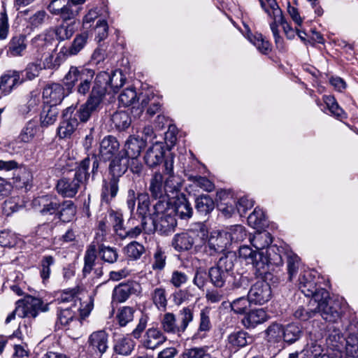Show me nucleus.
<instances>
[{"label": "nucleus", "mask_w": 358, "mask_h": 358, "mask_svg": "<svg viewBox=\"0 0 358 358\" xmlns=\"http://www.w3.org/2000/svg\"><path fill=\"white\" fill-rule=\"evenodd\" d=\"M280 17L282 18L281 20H273V22L270 24V27L275 39V42L278 47L282 46V38L279 35L278 29V24H280L282 27L285 34L286 35L288 39H292L295 36V31L286 22L282 15V13H280Z\"/></svg>", "instance_id": "26"}, {"label": "nucleus", "mask_w": 358, "mask_h": 358, "mask_svg": "<svg viewBox=\"0 0 358 358\" xmlns=\"http://www.w3.org/2000/svg\"><path fill=\"white\" fill-rule=\"evenodd\" d=\"M97 257V252L95 245L91 244L87 248L84 257V267L83 274L85 277L89 275L93 269L95 260Z\"/></svg>", "instance_id": "48"}, {"label": "nucleus", "mask_w": 358, "mask_h": 358, "mask_svg": "<svg viewBox=\"0 0 358 358\" xmlns=\"http://www.w3.org/2000/svg\"><path fill=\"white\" fill-rule=\"evenodd\" d=\"M345 354L348 357V355L358 357V334L350 333L349 336L346 338Z\"/></svg>", "instance_id": "64"}, {"label": "nucleus", "mask_w": 358, "mask_h": 358, "mask_svg": "<svg viewBox=\"0 0 358 358\" xmlns=\"http://www.w3.org/2000/svg\"><path fill=\"white\" fill-rule=\"evenodd\" d=\"M126 78L120 70L113 71L110 73L101 71L95 77L92 88L99 92L104 99L106 94L110 93L109 89L116 93L120 87L124 84Z\"/></svg>", "instance_id": "7"}, {"label": "nucleus", "mask_w": 358, "mask_h": 358, "mask_svg": "<svg viewBox=\"0 0 358 358\" xmlns=\"http://www.w3.org/2000/svg\"><path fill=\"white\" fill-rule=\"evenodd\" d=\"M227 239L229 241V245L233 243L243 241L247 236V232L245 227L240 224L231 226L224 231Z\"/></svg>", "instance_id": "47"}, {"label": "nucleus", "mask_w": 358, "mask_h": 358, "mask_svg": "<svg viewBox=\"0 0 358 358\" xmlns=\"http://www.w3.org/2000/svg\"><path fill=\"white\" fill-rule=\"evenodd\" d=\"M145 162L150 167L159 164L164 159V151L163 147L156 143L148 149L145 155Z\"/></svg>", "instance_id": "37"}, {"label": "nucleus", "mask_w": 358, "mask_h": 358, "mask_svg": "<svg viewBox=\"0 0 358 358\" xmlns=\"http://www.w3.org/2000/svg\"><path fill=\"white\" fill-rule=\"evenodd\" d=\"M301 335V328L296 324L291 323L283 327L282 338L286 343H293L298 341Z\"/></svg>", "instance_id": "51"}, {"label": "nucleus", "mask_w": 358, "mask_h": 358, "mask_svg": "<svg viewBox=\"0 0 358 358\" xmlns=\"http://www.w3.org/2000/svg\"><path fill=\"white\" fill-rule=\"evenodd\" d=\"M250 241L258 251H261L270 246L272 243V237L271 234L266 231H257L252 237H250Z\"/></svg>", "instance_id": "43"}, {"label": "nucleus", "mask_w": 358, "mask_h": 358, "mask_svg": "<svg viewBox=\"0 0 358 358\" xmlns=\"http://www.w3.org/2000/svg\"><path fill=\"white\" fill-rule=\"evenodd\" d=\"M178 317L180 329L184 333L194 320V307L191 306L183 307L178 311Z\"/></svg>", "instance_id": "52"}, {"label": "nucleus", "mask_w": 358, "mask_h": 358, "mask_svg": "<svg viewBox=\"0 0 358 358\" xmlns=\"http://www.w3.org/2000/svg\"><path fill=\"white\" fill-rule=\"evenodd\" d=\"M76 213V206L73 201L66 200L60 202V206L56 215L64 222H70L73 219Z\"/></svg>", "instance_id": "40"}, {"label": "nucleus", "mask_w": 358, "mask_h": 358, "mask_svg": "<svg viewBox=\"0 0 358 358\" xmlns=\"http://www.w3.org/2000/svg\"><path fill=\"white\" fill-rule=\"evenodd\" d=\"M136 310L131 306H122L117 310L115 315V320L120 327H126L131 322L134 318Z\"/></svg>", "instance_id": "45"}, {"label": "nucleus", "mask_w": 358, "mask_h": 358, "mask_svg": "<svg viewBox=\"0 0 358 358\" xmlns=\"http://www.w3.org/2000/svg\"><path fill=\"white\" fill-rule=\"evenodd\" d=\"M124 251L128 257L136 260L142 256L145 250L142 244L136 241H133L124 248Z\"/></svg>", "instance_id": "63"}, {"label": "nucleus", "mask_w": 358, "mask_h": 358, "mask_svg": "<svg viewBox=\"0 0 358 358\" xmlns=\"http://www.w3.org/2000/svg\"><path fill=\"white\" fill-rule=\"evenodd\" d=\"M208 238V230L203 224H199L195 228L176 234L171 241V245L177 252L189 250L202 245Z\"/></svg>", "instance_id": "4"}, {"label": "nucleus", "mask_w": 358, "mask_h": 358, "mask_svg": "<svg viewBox=\"0 0 358 358\" xmlns=\"http://www.w3.org/2000/svg\"><path fill=\"white\" fill-rule=\"evenodd\" d=\"M299 289L307 297H311L310 303L314 306L316 301L326 299L328 292L324 288H317L316 282L313 280L310 272L301 273L299 278Z\"/></svg>", "instance_id": "9"}, {"label": "nucleus", "mask_w": 358, "mask_h": 358, "mask_svg": "<svg viewBox=\"0 0 358 358\" xmlns=\"http://www.w3.org/2000/svg\"><path fill=\"white\" fill-rule=\"evenodd\" d=\"M229 274L218 268L217 266L211 267L208 271V278L211 283L217 288L222 287Z\"/></svg>", "instance_id": "49"}, {"label": "nucleus", "mask_w": 358, "mask_h": 358, "mask_svg": "<svg viewBox=\"0 0 358 358\" xmlns=\"http://www.w3.org/2000/svg\"><path fill=\"white\" fill-rule=\"evenodd\" d=\"M300 264L299 257L292 252L287 254V267L288 279L292 281L298 273Z\"/></svg>", "instance_id": "61"}, {"label": "nucleus", "mask_w": 358, "mask_h": 358, "mask_svg": "<svg viewBox=\"0 0 358 358\" xmlns=\"http://www.w3.org/2000/svg\"><path fill=\"white\" fill-rule=\"evenodd\" d=\"M79 289L75 287L71 289L64 290L60 296L57 299L58 303L61 306L81 307L80 301L78 297Z\"/></svg>", "instance_id": "35"}, {"label": "nucleus", "mask_w": 358, "mask_h": 358, "mask_svg": "<svg viewBox=\"0 0 358 358\" xmlns=\"http://www.w3.org/2000/svg\"><path fill=\"white\" fill-rule=\"evenodd\" d=\"M149 191L152 198L159 199V200L167 199L165 196L166 185L164 181L163 176L159 172H155L150 180Z\"/></svg>", "instance_id": "24"}, {"label": "nucleus", "mask_w": 358, "mask_h": 358, "mask_svg": "<svg viewBox=\"0 0 358 358\" xmlns=\"http://www.w3.org/2000/svg\"><path fill=\"white\" fill-rule=\"evenodd\" d=\"M103 99L92 88L86 102L82 104L76 112V115L81 122H87L92 114L97 112L102 103Z\"/></svg>", "instance_id": "13"}, {"label": "nucleus", "mask_w": 358, "mask_h": 358, "mask_svg": "<svg viewBox=\"0 0 358 358\" xmlns=\"http://www.w3.org/2000/svg\"><path fill=\"white\" fill-rule=\"evenodd\" d=\"M248 39L261 53L267 55L271 51V43L264 39L262 34L248 35Z\"/></svg>", "instance_id": "55"}, {"label": "nucleus", "mask_w": 358, "mask_h": 358, "mask_svg": "<svg viewBox=\"0 0 358 358\" xmlns=\"http://www.w3.org/2000/svg\"><path fill=\"white\" fill-rule=\"evenodd\" d=\"M268 315L263 308H257L248 313L242 322L247 329L255 328L267 321Z\"/></svg>", "instance_id": "27"}, {"label": "nucleus", "mask_w": 358, "mask_h": 358, "mask_svg": "<svg viewBox=\"0 0 358 358\" xmlns=\"http://www.w3.org/2000/svg\"><path fill=\"white\" fill-rule=\"evenodd\" d=\"M153 304L159 310H165L168 304L166 289L163 287L155 288L150 293Z\"/></svg>", "instance_id": "46"}, {"label": "nucleus", "mask_w": 358, "mask_h": 358, "mask_svg": "<svg viewBox=\"0 0 358 358\" xmlns=\"http://www.w3.org/2000/svg\"><path fill=\"white\" fill-rule=\"evenodd\" d=\"M228 343L234 348H243L252 343L253 338L243 330L233 331L227 337Z\"/></svg>", "instance_id": "33"}, {"label": "nucleus", "mask_w": 358, "mask_h": 358, "mask_svg": "<svg viewBox=\"0 0 358 358\" xmlns=\"http://www.w3.org/2000/svg\"><path fill=\"white\" fill-rule=\"evenodd\" d=\"M54 41L55 38L52 30H46L34 36L31 41V45L36 49L37 52H41L51 46Z\"/></svg>", "instance_id": "31"}, {"label": "nucleus", "mask_w": 358, "mask_h": 358, "mask_svg": "<svg viewBox=\"0 0 358 358\" xmlns=\"http://www.w3.org/2000/svg\"><path fill=\"white\" fill-rule=\"evenodd\" d=\"M120 143L114 136H105L100 143L99 155L104 161L110 160L119 150Z\"/></svg>", "instance_id": "22"}, {"label": "nucleus", "mask_w": 358, "mask_h": 358, "mask_svg": "<svg viewBox=\"0 0 358 358\" xmlns=\"http://www.w3.org/2000/svg\"><path fill=\"white\" fill-rule=\"evenodd\" d=\"M58 113L57 106L44 105L41 113V124L45 126L53 124L57 120Z\"/></svg>", "instance_id": "57"}, {"label": "nucleus", "mask_w": 358, "mask_h": 358, "mask_svg": "<svg viewBox=\"0 0 358 358\" xmlns=\"http://www.w3.org/2000/svg\"><path fill=\"white\" fill-rule=\"evenodd\" d=\"M136 345L135 341L129 336H125L117 339L113 345V351L115 353L127 357L129 356Z\"/></svg>", "instance_id": "38"}, {"label": "nucleus", "mask_w": 358, "mask_h": 358, "mask_svg": "<svg viewBox=\"0 0 358 358\" xmlns=\"http://www.w3.org/2000/svg\"><path fill=\"white\" fill-rule=\"evenodd\" d=\"M99 160L96 155L87 156L83 159L76 170L73 178H62L57 181L56 189L59 194L63 197L73 198L78 192L80 185L89 179V169L92 166V177L97 172Z\"/></svg>", "instance_id": "1"}, {"label": "nucleus", "mask_w": 358, "mask_h": 358, "mask_svg": "<svg viewBox=\"0 0 358 358\" xmlns=\"http://www.w3.org/2000/svg\"><path fill=\"white\" fill-rule=\"evenodd\" d=\"M140 99L134 87H127L119 95L118 101L122 106L127 107L134 104Z\"/></svg>", "instance_id": "53"}, {"label": "nucleus", "mask_w": 358, "mask_h": 358, "mask_svg": "<svg viewBox=\"0 0 358 358\" xmlns=\"http://www.w3.org/2000/svg\"><path fill=\"white\" fill-rule=\"evenodd\" d=\"M128 159L122 154H119L117 157L112 159L109 171L111 178H115L119 181V178L122 177L128 169Z\"/></svg>", "instance_id": "30"}, {"label": "nucleus", "mask_w": 358, "mask_h": 358, "mask_svg": "<svg viewBox=\"0 0 358 358\" xmlns=\"http://www.w3.org/2000/svg\"><path fill=\"white\" fill-rule=\"evenodd\" d=\"M202 244H205L204 252L208 255L213 256L217 253L222 252L229 245V241L224 231L212 232L210 237Z\"/></svg>", "instance_id": "14"}, {"label": "nucleus", "mask_w": 358, "mask_h": 358, "mask_svg": "<svg viewBox=\"0 0 358 358\" xmlns=\"http://www.w3.org/2000/svg\"><path fill=\"white\" fill-rule=\"evenodd\" d=\"M173 210L169 207L168 199L159 200L153 205L152 212L150 214L151 221L143 231L147 234L158 232L167 235L174 231L177 221L173 215Z\"/></svg>", "instance_id": "2"}, {"label": "nucleus", "mask_w": 358, "mask_h": 358, "mask_svg": "<svg viewBox=\"0 0 358 358\" xmlns=\"http://www.w3.org/2000/svg\"><path fill=\"white\" fill-rule=\"evenodd\" d=\"M34 208L42 215H51L57 213L60 202L55 195L46 194L35 198L32 201Z\"/></svg>", "instance_id": "15"}, {"label": "nucleus", "mask_w": 358, "mask_h": 358, "mask_svg": "<svg viewBox=\"0 0 358 358\" xmlns=\"http://www.w3.org/2000/svg\"><path fill=\"white\" fill-rule=\"evenodd\" d=\"M236 256L234 252H228L224 254L218 260L216 266L220 269L226 271L228 274L233 270Z\"/></svg>", "instance_id": "60"}, {"label": "nucleus", "mask_w": 358, "mask_h": 358, "mask_svg": "<svg viewBox=\"0 0 358 358\" xmlns=\"http://www.w3.org/2000/svg\"><path fill=\"white\" fill-rule=\"evenodd\" d=\"M66 94L64 87L59 83H51L43 90V99L45 105L55 106L60 104Z\"/></svg>", "instance_id": "17"}, {"label": "nucleus", "mask_w": 358, "mask_h": 358, "mask_svg": "<svg viewBox=\"0 0 358 358\" xmlns=\"http://www.w3.org/2000/svg\"><path fill=\"white\" fill-rule=\"evenodd\" d=\"M137 199L138 206L136 213L141 218V221H138L136 224L140 227L141 231L143 232L145 229V227L149 224V216L151 213H150V202L149 195L145 193H137Z\"/></svg>", "instance_id": "19"}, {"label": "nucleus", "mask_w": 358, "mask_h": 358, "mask_svg": "<svg viewBox=\"0 0 358 358\" xmlns=\"http://www.w3.org/2000/svg\"><path fill=\"white\" fill-rule=\"evenodd\" d=\"M282 264L281 250L276 245H270L266 251L259 254V262L256 263L255 275L257 277L269 279L272 274L269 272L271 265L280 266Z\"/></svg>", "instance_id": "8"}, {"label": "nucleus", "mask_w": 358, "mask_h": 358, "mask_svg": "<svg viewBox=\"0 0 358 358\" xmlns=\"http://www.w3.org/2000/svg\"><path fill=\"white\" fill-rule=\"evenodd\" d=\"M48 307V305L44 304L41 299L27 295L16 302L15 310L7 316L5 323L10 322L16 315L22 318H35L40 312L47 311Z\"/></svg>", "instance_id": "6"}, {"label": "nucleus", "mask_w": 358, "mask_h": 358, "mask_svg": "<svg viewBox=\"0 0 358 358\" xmlns=\"http://www.w3.org/2000/svg\"><path fill=\"white\" fill-rule=\"evenodd\" d=\"M111 122L116 131L122 132L130 126L131 119L127 113L119 111L112 115Z\"/></svg>", "instance_id": "50"}, {"label": "nucleus", "mask_w": 358, "mask_h": 358, "mask_svg": "<svg viewBox=\"0 0 358 358\" xmlns=\"http://www.w3.org/2000/svg\"><path fill=\"white\" fill-rule=\"evenodd\" d=\"M80 310L81 307L60 306L58 308L57 323L62 326L68 324Z\"/></svg>", "instance_id": "42"}, {"label": "nucleus", "mask_w": 358, "mask_h": 358, "mask_svg": "<svg viewBox=\"0 0 358 358\" xmlns=\"http://www.w3.org/2000/svg\"><path fill=\"white\" fill-rule=\"evenodd\" d=\"M261 251L253 250L248 245H243L239 248V257L245 260L247 264H252L256 271V263L259 262V254Z\"/></svg>", "instance_id": "56"}, {"label": "nucleus", "mask_w": 358, "mask_h": 358, "mask_svg": "<svg viewBox=\"0 0 358 358\" xmlns=\"http://www.w3.org/2000/svg\"><path fill=\"white\" fill-rule=\"evenodd\" d=\"M210 310L208 308H204L201 310L199 313V322L197 331L194 334L193 338H197L205 336L212 329L210 321Z\"/></svg>", "instance_id": "36"}, {"label": "nucleus", "mask_w": 358, "mask_h": 358, "mask_svg": "<svg viewBox=\"0 0 358 358\" xmlns=\"http://www.w3.org/2000/svg\"><path fill=\"white\" fill-rule=\"evenodd\" d=\"M77 30V23L75 20L70 22H63L60 25L56 27L52 31L57 39L63 41L69 39Z\"/></svg>", "instance_id": "32"}, {"label": "nucleus", "mask_w": 358, "mask_h": 358, "mask_svg": "<svg viewBox=\"0 0 358 358\" xmlns=\"http://www.w3.org/2000/svg\"><path fill=\"white\" fill-rule=\"evenodd\" d=\"M316 314L319 313L323 320L329 322H336L342 313L341 304L339 301L330 299L329 294L326 299L316 301Z\"/></svg>", "instance_id": "10"}, {"label": "nucleus", "mask_w": 358, "mask_h": 358, "mask_svg": "<svg viewBox=\"0 0 358 358\" xmlns=\"http://www.w3.org/2000/svg\"><path fill=\"white\" fill-rule=\"evenodd\" d=\"M217 209L227 217L238 212L237 202L229 190L221 189L217 193Z\"/></svg>", "instance_id": "16"}, {"label": "nucleus", "mask_w": 358, "mask_h": 358, "mask_svg": "<svg viewBox=\"0 0 358 358\" xmlns=\"http://www.w3.org/2000/svg\"><path fill=\"white\" fill-rule=\"evenodd\" d=\"M98 253L103 261L109 264L115 263L118 258V253L116 248L106 246L103 244H101L99 246Z\"/></svg>", "instance_id": "59"}, {"label": "nucleus", "mask_w": 358, "mask_h": 358, "mask_svg": "<svg viewBox=\"0 0 358 358\" xmlns=\"http://www.w3.org/2000/svg\"><path fill=\"white\" fill-rule=\"evenodd\" d=\"M145 145L146 139L143 136H129L126 141L124 152L122 155L127 157L139 156Z\"/></svg>", "instance_id": "25"}, {"label": "nucleus", "mask_w": 358, "mask_h": 358, "mask_svg": "<svg viewBox=\"0 0 358 358\" xmlns=\"http://www.w3.org/2000/svg\"><path fill=\"white\" fill-rule=\"evenodd\" d=\"M139 287V284L134 281L120 283L115 286L113 290V301L117 303H123L126 301L131 294H136L138 292Z\"/></svg>", "instance_id": "18"}, {"label": "nucleus", "mask_w": 358, "mask_h": 358, "mask_svg": "<svg viewBox=\"0 0 358 358\" xmlns=\"http://www.w3.org/2000/svg\"><path fill=\"white\" fill-rule=\"evenodd\" d=\"M95 72L92 69L72 66L64 76V85L67 90H71L78 82L76 87L78 94L86 96L90 92Z\"/></svg>", "instance_id": "5"}, {"label": "nucleus", "mask_w": 358, "mask_h": 358, "mask_svg": "<svg viewBox=\"0 0 358 358\" xmlns=\"http://www.w3.org/2000/svg\"><path fill=\"white\" fill-rule=\"evenodd\" d=\"M263 10L273 20H281L280 13H282L275 0H259Z\"/></svg>", "instance_id": "54"}, {"label": "nucleus", "mask_w": 358, "mask_h": 358, "mask_svg": "<svg viewBox=\"0 0 358 358\" xmlns=\"http://www.w3.org/2000/svg\"><path fill=\"white\" fill-rule=\"evenodd\" d=\"M119 181L110 178L108 182H104L102 185L101 199L102 202L109 203L116 196L119 189Z\"/></svg>", "instance_id": "41"}, {"label": "nucleus", "mask_w": 358, "mask_h": 358, "mask_svg": "<svg viewBox=\"0 0 358 358\" xmlns=\"http://www.w3.org/2000/svg\"><path fill=\"white\" fill-rule=\"evenodd\" d=\"M214 208V201L208 194H201L195 199V208L201 214L207 215Z\"/></svg>", "instance_id": "44"}, {"label": "nucleus", "mask_w": 358, "mask_h": 358, "mask_svg": "<svg viewBox=\"0 0 358 358\" xmlns=\"http://www.w3.org/2000/svg\"><path fill=\"white\" fill-rule=\"evenodd\" d=\"M186 176L189 180L193 182L194 185L206 192H211L214 189V184L206 177L194 176L189 173H186Z\"/></svg>", "instance_id": "62"}, {"label": "nucleus", "mask_w": 358, "mask_h": 358, "mask_svg": "<svg viewBox=\"0 0 358 358\" xmlns=\"http://www.w3.org/2000/svg\"><path fill=\"white\" fill-rule=\"evenodd\" d=\"M89 39V33L84 31L76 34L69 46H64L61 48L59 53L64 55L73 56L78 54L86 45Z\"/></svg>", "instance_id": "23"}, {"label": "nucleus", "mask_w": 358, "mask_h": 358, "mask_svg": "<svg viewBox=\"0 0 358 358\" xmlns=\"http://www.w3.org/2000/svg\"><path fill=\"white\" fill-rule=\"evenodd\" d=\"M162 328L164 332L180 336L183 333L176 322V316L173 313H166L161 320Z\"/></svg>", "instance_id": "39"}, {"label": "nucleus", "mask_w": 358, "mask_h": 358, "mask_svg": "<svg viewBox=\"0 0 358 358\" xmlns=\"http://www.w3.org/2000/svg\"><path fill=\"white\" fill-rule=\"evenodd\" d=\"M27 37L24 34L13 36L8 44L7 54L10 57H22L27 49Z\"/></svg>", "instance_id": "29"}, {"label": "nucleus", "mask_w": 358, "mask_h": 358, "mask_svg": "<svg viewBox=\"0 0 358 358\" xmlns=\"http://www.w3.org/2000/svg\"><path fill=\"white\" fill-rule=\"evenodd\" d=\"M262 278L263 279L262 280L257 281L250 287L248 292V296L252 304L263 305L271 299L272 292L271 286L266 282L267 279Z\"/></svg>", "instance_id": "11"}, {"label": "nucleus", "mask_w": 358, "mask_h": 358, "mask_svg": "<svg viewBox=\"0 0 358 358\" xmlns=\"http://www.w3.org/2000/svg\"><path fill=\"white\" fill-rule=\"evenodd\" d=\"M23 83L24 71L9 69L0 76V91L2 95L7 96Z\"/></svg>", "instance_id": "12"}, {"label": "nucleus", "mask_w": 358, "mask_h": 358, "mask_svg": "<svg viewBox=\"0 0 358 358\" xmlns=\"http://www.w3.org/2000/svg\"><path fill=\"white\" fill-rule=\"evenodd\" d=\"M322 342L320 341H311L306 345L303 350L304 357L303 358H317L323 355Z\"/></svg>", "instance_id": "58"}, {"label": "nucleus", "mask_w": 358, "mask_h": 358, "mask_svg": "<svg viewBox=\"0 0 358 358\" xmlns=\"http://www.w3.org/2000/svg\"><path fill=\"white\" fill-rule=\"evenodd\" d=\"M346 341L338 329L331 326L328 330V335L326 338V343L328 348V351L331 352H345L344 342Z\"/></svg>", "instance_id": "21"}, {"label": "nucleus", "mask_w": 358, "mask_h": 358, "mask_svg": "<svg viewBox=\"0 0 358 358\" xmlns=\"http://www.w3.org/2000/svg\"><path fill=\"white\" fill-rule=\"evenodd\" d=\"M106 221L111 226L114 234L122 240L136 238L142 233L140 227L136 224L138 220L135 217L131 215L125 224L121 211L110 209L108 211Z\"/></svg>", "instance_id": "3"}, {"label": "nucleus", "mask_w": 358, "mask_h": 358, "mask_svg": "<svg viewBox=\"0 0 358 358\" xmlns=\"http://www.w3.org/2000/svg\"><path fill=\"white\" fill-rule=\"evenodd\" d=\"M87 343L92 350L102 356L108 349V334L103 330L94 331L90 335Z\"/></svg>", "instance_id": "20"}, {"label": "nucleus", "mask_w": 358, "mask_h": 358, "mask_svg": "<svg viewBox=\"0 0 358 358\" xmlns=\"http://www.w3.org/2000/svg\"><path fill=\"white\" fill-rule=\"evenodd\" d=\"M166 341V337L158 329H148L145 333L143 345L148 349L155 350Z\"/></svg>", "instance_id": "28"}, {"label": "nucleus", "mask_w": 358, "mask_h": 358, "mask_svg": "<svg viewBox=\"0 0 358 358\" xmlns=\"http://www.w3.org/2000/svg\"><path fill=\"white\" fill-rule=\"evenodd\" d=\"M169 207L173 210V215L175 217L176 215L182 220H187L192 216L193 209L185 198L176 201L174 205L169 201Z\"/></svg>", "instance_id": "34"}]
</instances>
